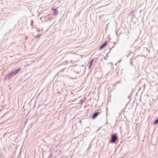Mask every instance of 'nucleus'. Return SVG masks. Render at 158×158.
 Returning a JSON list of instances; mask_svg holds the SVG:
<instances>
[{
    "label": "nucleus",
    "instance_id": "f257e3e1",
    "mask_svg": "<svg viewBox=\"0 0 158 158\" xmlns=\"http://www.w3.org/2000/svg\"><path fill=\"white\" fill-rule=\"evenodd\" d=\"M20 68H19L17 69L11 71L10 73H9L8 75H6V78H8L9 80L13 76H15L19 73L20 71Z\"/></svg>",
    "mask_w": 158,
    "mask_h": 158
},
{
    "label": "nucleus",
    "instance_id": "f03ea898",
    "mask_svg": "<svg viewBox=\"0 0 158 158\" xmlns=\"http://www.w3.org/2000/svg\"><path fill=\"white\" fill-rule=\"evenodd\" d=\"M118 137L116 134H114L111 135V139L109 142L110 143H114L118 139Z\"/></svg>",
    "mask_w": 158,
    "mask_h": 158
},
{
    "label": "nucleus",
    "instance_id": "7ed1b4c3",
    "mask_svg": "<svg viewBox=\"0 0 158 158\" xmlns=\"http://www.w3.org/2000/svg\"><path fill=\"white\" fill-rule=\"evenodd\" d=\"M99 114L100 113L99 112H96L94 113L92 115V119H95L99 115Z\"/></svg>",
    "mask_w": 158,
    "mask_h": 158
},
{
    "label": "nucleus",
    "instance_id": "20e7f679",
    "mask_svg": "<svg viewBox=\"0 0 158 158\" xmlns=\"http://www.w3.org/2000/svg\"><path fill=\"white\" fill-rule=\"evenodd\" d=\"M107 44V42L106 41L104 43V44H103L100 47V48H99V49L100 50H101L105 46H106Z\"/></svg>",
    "mask_w": 158,
    "mask_h": 158
},
{
    "label": "nucleus",
    "instance_id": "39448f33",
    "mask_svg": "<svg viewBox=\"0 0 158 158\" xmlns=\"http://www.w3.org/2000/svg\"><path fill=\"white\" fill-rule=\"evenodd\" d=\"M158 123V118L155 120L154 123V124L155 125H156Z\"/></svg>",
    "mask_w": 158,
    "mask_h": 158
},
{
    "label": "nucleus",
    "instance_id": "423d86ee",
    "mask_svg": "<svg viewBox=\"0 0 158 158\" xmlns=\"http://www.w3.org/2000/svg\"><path fill=\"white\" fill-rule=\"evenodd\" d=\"M57 13V10L56 9H55L54 10V14L55 15H56Z\"/></svg>",
    "mask_w": 158,
    "mask_h": 158
},
{
    "label": "nucleus",
    "instance_id": "0eeeda50",
    "mask_svg": "<svg viewBox=\"0 0 158 158\" xmlns=\"http://www.w3.org/2000/svg\"><path fill=\"white\" fill-rule=\"evenodd\" d=\"M83 102H84V100H83V99H82L80 100V102H79V103L80 104H82V103Z\"/></svg>",
    "mask_w": 158,
    "mask_h": 158
},
{
    "label": "nucleus",
    "instance_id": "6e6552de",
    "mask_svg": "<svg viewBox=\"0 0 158 158\" xmlns=\"http://www.w3.org/2000/svg\"><path fill=\"white\" fill-rule=\"evenodd\" d=\"M93 61L94 60H90V62H89L90 64L91 65H92Z\"/></svg>",
    "mask_w": 158,
    "mask_h": 158
},
{
    "label": "nucleus",
    "instance_id": "1a4fd4ad",
    "mask_svg": "<svg viewBox=\"0 0 158 158\" xmlns=\"http://www.w3.org/2000/svg\"><path fill=\"white\" fill-rule=\"evenodd\" d=\"M40 36H41V35H37L36 37V38L39 37Z\"/></svg>",
    "mask_w": 158,
    "mask_h": 158
},
{
    "label": "nucleus",
    "instance_id": "9d476101",
    "mask_svg": "<svg viewBox=\"0 0 158 158\" xmlns=\"http://www.w3.org/2000/svg\"><path fill=\"white\" fill-rule=\"evenodd\" d=\"M33 22V20H31V25H32V24Z\"/></svg>",
    "mask_w": 158,
    "mask_h": 158
},
{
    "label": "nucleus",
    "instance_id": "9b49d317",
    "mask_svg": "<svg viewBox=\"0 0 158 158\" xmlns=\"http://www.w3.org/2000/svg\"><path fill=\"white\" fill-rule=\"evenodd\" d=\"M91 66V65L90 64H89V68H90Z\"/></svg>",
    "mask_w": 158,
    "mask_h": 158
},
{
    "label": "nucleus",
    "instance_id": "f8f14e48",
    "mask_svg": "<svg viewBox=\"0 0 158 158\" xmlns=\"http://www.w3.org/2000/svg\"><path fill=\"white\" fill-rule=\"evenodd\" d=\"M121 61V60H120L118 61V62H120V61Z\"/></svg>",
    "mask_w": 158,
    "mask_h": 158
},
{
    "label": "nucleus",
    "instance_id": "ddd939ff",
    "mask_svg": "<svg viewBox=\"0 0 158 158\" xmlns=\"http://www.w3.org/2000/svg\"><path fill=\"white\" fill-rule=\"evenodd\" d=\"M117 83H120V81H118V82H117Z\"/></svg>",
    "mask_w": 158,
    "mask_h": 158
},
{
    "label": "nucleus",
    "instance_id": "4468645a",
    "mask_svg": "<svg viewBox=\"0 0 158 158\" xmlns=\"http://www.w3.org/2000/svg\"><path fill=\"white\" fill-rule=\"evenodd\" d=\"M90 145H89V148H90Z\"/></svg>",
    "mask_w": 158,
    "mask_h": 158
},
{
    "label": "nucleus",
    "instance_id": "2eb2a0df",
    "mask_svg": "<svg viewBox=\"0 0 158 158\" xmlns=\"http://www.w3.org/2000/svg\"><path fill=\"white\" fill-rule=\"evenodd\" d=\"M117 33H116V35H117Z\"/></svg>",
    "mask_w": 158,
    "mask_h": 158
},
{
    "label": "nucleus",
    "instance_id": "dca6fc26",
    "mask_svg": "<svg viewBox=\"0 0 158 158\" xmlns=\"http://www.w3.org/2000/svg\"><path fill=\"white\" fill-rule=\"evenodd\" d=\"M27 122V121H26V122H25V124Z\"/></svg>",
    "mask_w": 158,
    "mask_h": 158
}]
</instances>
